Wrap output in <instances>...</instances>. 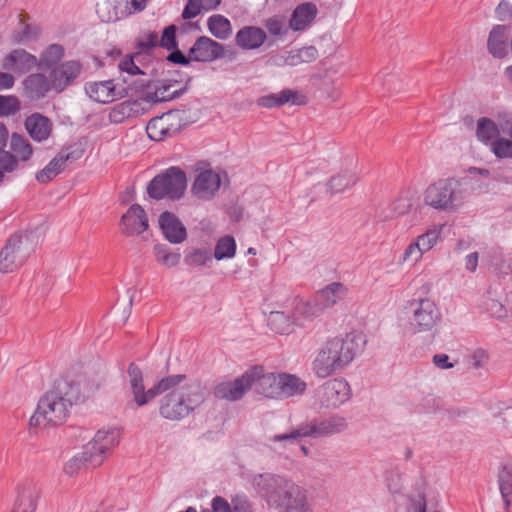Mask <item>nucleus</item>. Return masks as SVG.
<instances>
[{
  "label": "nucleus",
  "mask_w": 512,
  "mask_h": 512,
  "mask_svg": "<svg viewBox=\"0 0 512 512\" xmlns=\"http://www.w3.org/2000/svg\"><path fill=\"white\" fill-rule=\"evenodd\" d=\"M366 343V335L358 330L328 337L317 350L312 362L313 372L319 378L333 375L348 366L363 351Z\"/></svg>",
  "instance_id": "nucleus-1"
},
{
  "label": "nucleus",
  "mask_w": 512,
  "mask_h": 512,
  "mask_svg": "<svg viewBox=\"0 0 512 512\" xmlns=\"http://www.w3.org/2000/svg\"><path fill=\"white\" fill-rule=\"evenodd\" d=\"M179 380L164 392L159 402V414L166 420L180 421L193 412L205 399V389L198 384H183L185 374L169 375Z\"/></svg>",
  "instance_id": "nucleus-2"
},
{
  "label": "nucleus",
  "mask_w": 512,
  "mask_h": 512,
  "mask_svg": "<svg viewBox=\"0 0 512 512\" xmlns=\"http://www.w3.org/2000/svg\"><path fill=\"white\" fill-rule=\"evenodd\" d=\"M255 482L267 501L284 508L285 512H312L307 503V492L298 484L272 475H259Z\"/></svg>",
  "instance_id": "nucleus-3"
},
{
  "label": "nucleus",
  "mask_w": 512,
  "mask_h": 512,
  "mask_svg": "<svg viewBox=\"0 0 512 512\" xmlns=\"http://www.w3.org/2000/svg\"><path fill=\"white\" fill-rule=\"evenodd\" d=\"M467 200L463 182L455 177L441 178L430 183L423 193V203L435 210L455 212Z\"/></svg>",
  "instance_id": "nucleus-4"
},
{
  "label": "nucleus",
  "mask_w": 512,
  "mask_h": 512,
  "mask_svg": "<svg viewBox=\"0 0 512 512\" xmlns=\"http://www.w3.org/2000/svg\"><path fill=\"white\" fill-rule=\"evenodd\" d=\"M71 406V399L59 387L48 391L39 400L36 411L30 417V429L62 424L66 420Z\"/></svg>",
  "instance_id": "nucleus-5"
},
{
  "label": "nucleus",
  "mask_w": 512,
  "mask_h": 512,
  "mask_svg": "<svg viewBox=\"0 0 512 512\" xmlns=\"http://www.w3.org/2000/svg\"><path fill=\"white\" fill-rule=\"evenodd\" d=\"M348 427L346 418L333 415L325 419H314L307 423L300 424L289 433L279 434L272 437V441L281 442L285 440H297L305 437L324 438L339 434Z\"/></svg>",
  "instance_id": "nucleus-6"
},
{
  "label": "nucleus",
  "mask_w": 512,
  "mask_h": 512,
  "mask_svg": "<svg viewBox=\"0 0 512 512\" xmlns=\"http://www.w3.org/2000/svg\"><path fill=\"white\" fill-rule=\"evenodd\" d=\"M411 317L409 327L413 333L431 332L442 319L440 308L430 297L413 299L409 303Z\"/></svg>",
  "instance_id": "nucleus-7"
},
{
  "label": "nucleus",
  "mask_w": 512,
  "mask_h": 512,
  "mask_svg": "<svg viewBox=\"0 0 512 512\" xmlns=\"http://www.w3.org/2000/svg\"><path fill=\"white\" fill-rule=\"evenodd\" d=\"M186 175L176 167L167 169L153 178L150 182L147 191L151 198L163 199H179L183 196L186 189Z\"/></svg>",
  "instance_id": "nucleus-8"
},
{
  "label": "nucleus",
  "mask_w": 512,
  "mask_h": 512,
  "mask_svg": "<svg viewBox=\"0 0 512 512\" xmlns=\"http://www.w3.org/2000/svg\"><path fill=\"white\" fill-rule=\"evenodd\" d=\"M128 376L134 401L139 407L148 404L156 396L164 394V392L172 388L179 380L177 377H163L150 389L145 390L143 374L139 367L130 364Z\"/></svg>",
  "instance_id": "nucleus-9"
},
{
  "label": "nucleus",
  "mask_w": 512,
  "mask_h": 512,
  "mask_svg": "<svg viewBox=\"0 0 512 512\" xmlns=\"http://www.w3.org/2000/svg\"><path fill=\"white\" fill-rule=\"evenodd\" d=\"M120 432L116 428H102L99 429L91 441H89L84 448L90 452L89 460L91 467L95 468L100 466L108 452L119 444Z\"/></svg>",
  "instance_id": "nucleus-10"
},
{
  "label": "nucleus",
  "mask_w": 512,
  "mask_h": 512,
  "mask_svg": "<svg viewBox=\"0 0 512 512\" xmlns=\"http://www.w3.org/2000/svg\"><path fill=\"white\" fill-rule=\"evenodd\" d=\"M246 378L256 393L271 399L280 398V373H266L262 366H254L246 371Z\"/></svg>",
  "instance_id": "nucleus-11"
},
{
  "label": "nucleus",
  "mask_w": 512,
  "mask_h": 512,
  "mask_svg": "<svg viewBox=\"0 0 512 512\" xmlns=\"http://www.w3.org/2000/svg\"><path fill=\"white\" fill-rule=\"evenodd\" d=\"M182 127V116L179 111H169L149 121L147 135L154 141H162L178 133Z\"/></svg>",
  "instance_id": "nucleus-12"
},
{
  "label": "nucleus",
  "mask_w": 512,
  "mask_h": 512,
  "mask_svg": "<svg viewBox=\"0 0 512 512\" xmlns=\"http://www.w3.org/2000/svg\"><path fill=\"white\" fill-rule=\"evenodd\" d=\"M147 0H117L115 5L104 2L98 6L97 13L105 22H115L145 9Z\"/></svg>",
  "instance_id": "nucleus-13"
},
{
  "label": "nucleus",
  "mask_w": 512,
  "mask_h": 512,
  "mask_svg": "<svg viewBox=\"0 0 512 512\" xmlns=\"http://www.w3.org/2000/svg\"><path fill=\"white\" fill-rule=\"evenodd\" d=\"M82 65L77 60L65 61L50 71L52 88L56 93L64 91L70 86L80 75Z\"/></svg>",
  "instance_id": "nucleus-14"
},
{
  "label": "nucleus",
  "mask_w": 512,
  "mask_h": 512,
  "mask_svg": "<svg viewBox=\"0 0 512 512\" xmlns=\"http://www.w3.org/2000/svg\"><path fill=\"white\" fill-rule=\"evenodd\" d=\"M285 307L296 329L305 328L318 316L317 306L304 298L294 297Z\"/></svg>",
  "instance_id": "nucleus-15"
},
{
  "label": "nucleus",
  "mask_w": 512,
  "mask_h": 512,
  "mask_svg": "<svg viewBox=\"0 0 512 512\" xmlns=\"http://www.w3.org/2000/svg\"><path fill=\"white\" fill-rule=\"evenodd\" d=\"M22 237L12 236L0 252V271L10 273L21 266L25 261V253L22 249Z\"/></svg>",
  "instance_id": "nucleus-16"
},
{
  "label": "nucleus",
  "mask_w": 512,
  "mask_h": 512,
  "mask_svg": "<svg viewBox=\"0 0 512 512\" xmlns=\"http://www.w3.org/2000/svg\"><path fill=\"white\" fill-rule=\"evenodd\" d=\"M321 403L326 407H338L350 397V386L343 379H332L321 387L319 392Z\"/></svg>",
  "instance_id": "nucleus-17"
},
{
  "label": "nucleus",
  "mask_w": 512,
  "mask_h": 512,
  "mask_svg": "<svg viewBox=\"0 0 512 512\" xmlns=\"http://www.w3.org/2000/svg\"><path fill=\"white\" fill-rule=\"evenodd\" d=\"M224 54L222 44L209 37H199L188 53L189 60L197 62H212Z\"/></svg>",
  "instance_id": "nucleus-18"
},
{
  "label": "nucleus",
  "mask_w": 512,
  "mask_h": 512,
  "mask_svg": "<svg viewBox=\"0 0 512 512\" xmlns=\"http://www.w3.org/2000/svg\"><path fill=\"white\" fill-rule=\"evenodd\" d=\"M220 186V175L211 169H205L196 176L191 191L197 198L209 200L215 196Z\"/></svg>",
  "instance_id": "nucleus-19"
},
{
  "label": "nucleus",
  "mask_w": 512,
  "mask_h": 512,
  "mask_svg": "<svg viewBox=\"0 0 512 512\" xmlns=\"http://www.w3.org/2000/svg\"><path fill=\"white\" fill-rule=\"evenodd\" d=\"M85 91L90 99L101 104L111 103L122 96L117 84L111 79L88 82Z\"/></svg>",
  "instance_id": "nucleus-20"
},
{
  "label": "nucleus",
  "mask_w": 512,
  "mask_h": 512,
  "mask_svg": "<svg viewBox=\"0 0 512 512\" xmlns=\"http://www.w3.org/2000/svg\"><path fill=\"white\" fill-rule=\"evenodd\" d=\"M123 233L126 235H139L148 228V218L144 209L134 204L123 214L120 223Z\"/></svg>",
  "instance_id": "nucleus-21"
},
{
  "label": "nucleus",
  "mask_w": 512,
  "mask_h": 512,
  "mask_svg": "<svg viewBox=\"0 0 512 512\" xmlns=\"http://www.w3.org/2000/svg\"><path fill=\"white\" fill-rule=\"evenodd\" d=\"M249 378L246 372L234 381H225L217 384L214 388V396L218 399L236 401L243 397L246 391L250 390Z\"/></svg>",
  "instance_id": "nucleus-22"
},
{
  "label": "nucleus",
  "mask_w": 512,
  "mask_h": 512,
  "mask_svg": "<svg viewBox=\"0 0 512 512\" xmlns=\"http://www.w3.org/2000/svg\"><path fill=\"white\" fill-rule=\"evenodd\" d=\"M80 154L81 153L78 151L60 152L41 171L36 174V179L40 183H47L51 181L64 170L66 162L77 160L80 158Z\"/></svg>",
  "instance_id": "nucleus-23"
},
{
  "label": "nucleus",
  "mask_w": 512,
  "mask_h": 512,
  "mask_svg": "<svg viewBox=\"0 0 512 512\" xmlns=\"http://www.w3.org/2000/svg\"><path fill=\"white\" fill-rule=\"evenodd\" d=\"M37 65V58L22 49L10 52L2 60V67L5 70L16 73H24Z\"/></svg>",
  "instance_id": "nucleus-24"
},
{
  "label": "nucleus",
  "mask_w": 512,
  "mask_h": 512,
  "mask_svg": "<svg viewBox=\"0 0 512 512\" xmlns=\"http://www.w3.org/2000/svg\"><path fill=\"white\" fill-rule=\"evenodd\" d=\"M25 95L32 100H39L53 90L51 78L42 73H33L23 81Z\"/></svg>",
  "instance_id": "nucleus-25"
},
{
  "label": "nucleus",
  "mask_w": 512,
  "mask_h": 512,
  "mask_svg": "<svg viewBox=\"0 0 512 512\" xmlns=\"http://www.w3.org/2000/svg\"><path fill=\"white\" fill-rule=\"evenodd\" d=\"M318 9L314 3L306 2L299 4L293 11L289 20V27L293 31H304L308 29L315 20Z\"/></svg>",
  "instance_id": "nucleus-26"
},
{
  "label": "nucleus",
  "mask_w": 512,
  "mask_h": 512,
  "mask_svg": "<svg viewBox=\"0 0 512 512\" xmlns=\"http://www.w3.org/2000/svg\"><path fill=\"white\" fill-rule=\"evenodd\" d=\"M159 225L165 238L171 243H181L186 238V229L172 213L164 212L159 217Z\"/></svg>",
  "instance_id": "nucleus-27"
},
{
  "label": "nucleus",
  "mask_w": 512,
  "mask_h": 512,
  "mask_svg": "<svg viewBox=\"0 0 512 512\" xmlns=\"http://www.w3.org/2000/svg\"><path fill=\"white\" fill-rule=\"evenodd\" d=\"M289 102L294 105H304L306 98L296 91L284 89L277 94H269L258 99V105L265 108L278 107Z\"/></svg>",
  "instance_id": "nucleus-28"
},
{
  "label": "nucleus",
  "mask_w": 512,
  "mask_h": 512,
  "mask_svg": "<svg viewBox=\"0 0 512 512\" xmlns=\"http://www.w3.org/2000/svg\"><path fill=\"white\" fill-rule=\"evenodd\" d=\"M142 114L143 108L139 101L127 100L113 106L109 111L108 119L111 123L120 124Z\"/></svg>",
  "instance_id": "nucleus-29"
},
{
  "label": "nucleus",
  "mask_w": 512,
  "mask_h": 512,
  "mask_svg": "<svg viewBox=\"0 0 512 512\" xmlns=\"http://www.w3.org/2000/svg\"><path fill=\"white\" fill-rule=\"evenodd\" d=\"M25 128L33 140L42 142L49 138L52 123L47 117L35 113L26 118Z\"/></svg>",
  "instance_id": "nucleus-30"
},
{
  "label": "nucleus",
  "mask_w": 512,
  "mask_h": 512,
  "mask_svg": "<svg viewBox=\"0 0 512 512\" xmlns=\"http://www.w3.org/2000/svg\"><path fill=\"white\" fill-rule=\"evenodd\" d=\"M265 40V31L254 26H247L240 29L235 36L237 46L244 50L257 49L265 42Z\"/></svg>",
  "instance_id": "nucleus-31"
},
{
  "label": "nucleus",
  "mask_w": 512,
  "mask_h": 512,
  "mask_svg": "<svg viewBox=\"0 0 512 512\" xmlns=\"http://www.w3.org/2000/svg\"><path fill=\"white\" fill-rule=\"evenodd\" d=\"M508 29L504 25H496L490 32L487 42L489 52L495 58H504L507 50Z\"/></svg>",
  "instance_id": "nucleus-32"
},
{
  "label": "nucleus",
  "mask_w": 512,
  "mask_h": 512,
  "mask_svg": "<svg viewBox=\"0 0 512 512\" xmlns=\"http://www.w3.org/2000/svg\"><path fill=\"white\" fill-rule=\"evenodd\" d=\"M268 325L274 332L289 335L296 330L286 307L282 311H271L268 315Z\"/></svg>",
  "instance_id": "nucleus-33"
},
{
  "label": "nucleus",
  "mask_w": 512,
  "mask_h": 512,
  "mask_svg": "<svg viewBox=\"0 0 512 512\" xmlns=\"http://www.w3.org/2000/svg\"><path fill=\"white\" fill-rule=\"evenodd\" d=\"M318 56V51L313 46L291 50L286 56L281 57L279 65L297 66L302 63H310Z\"/></svg>",
  "instance_id": "nucleus-34"
},
{
  "label": "nucleus",
  "mask_w": 512,
  "mask_h": 512,
  "mask_svg": "<svg viewBox=\"0 0 512 512\" xmlns=\"http://www.w3.org/2000/svg\"><path fill=\"white\" fill-rule=\"evenodd\" d=\"M476 136L477 139L489 146L496 138L500 136V130L498 125L491 119L482 117L478 119L476 125Z\"/></svg>",
  "instance_id": "nucleus-35"
},
{
  "label": "nucleus",
  "mask_w": 512,
  "mask_h": 512,
  "mask_svg": "<svg viewBox=\"0 0 512 512\" xmlns=\"http://www.w3.org/2000/svg\"><path fill=\"white\" fill-rule=\"evenodd\" d=\"M347 293V288L341 283H331L317 294L319 301L325 308H331Z\"/></svg>",
  "instance_id": "nucleus-36"
},
{
  "label": "nucleus",
  "mask_w": 512,
  "mask_h": 512,
  "mask_svg": "<svg viewBox=\"0 0 512 512\" xmlns=\"http://www.w3.org/2000/svg\"><path fill=\"white\" fill-rule=\"evenodd\" d=\"M280 380V398L302 394L306 389L305 382L295 375L280 373Z\"/></svg>",
  "instance_id": "nucleus-37"
},
{
  "label": "nucleus",
  "mask_w": 512,
  "mask_h": 512,
  "mask_svg": "<svg viewBox=\"0 0 512 512\" xmlns=\"http://www.w3.org/2000/svg\"><path fill=\"white\" fill-rule=\"evenodd\" d=\"M13 157L19 162L30 160L33 154V148L29 141L17 133H13L10 138V151Z\"/></svg>",
  "instance_id": "nucleus-38"
},
{
  "label": "nucleus",
  "mask_w": 512,
  "mask_h": 512,
  "mask_svg": "<svg viewBox=\"0 0 512 512\" xmlns=\"http://www.w3.org/2000/svg\"><path fill=\"white\" fill-rule=\"evenodd\" d=\"M210 33L221 40L227 39L232 33L230 21L220 14L212 15L207 20Z\"/></svg>",
  "instance_id": "nucleus-39"
},
{
  "label": "nucleus",
  "mask_w": 512,
  "mask_h": 512,
  "mask_svg": "<svg viewBox=\"0 0 512 512\" xmlns=\"http://www.w3.org/2000/svg\"><path fill=\"white\" fill-rule=\"evenodd\" d=\"M443 227L444 225L441 224L433 225L415 238L422 251L425 253L430 251L441 241Z\"/></svg>",
  "instance_id": "nucleus-40"
},
{
  "label": "nucleus",
  "mask_w": 512,
  "mask_h": 512,
  "mask_svg": "<svg viewBox=\"0 0 512 512\" xmlns=\"http://www.w3.org/2000/svg\"><path fill=\"white\" fill-rule=\"evenodd\" d=\"M221 0H188L183 10L184 19H192L198 16L202 11H210L218 7Z\"/></svg>",
  "instance_id": "nucleus-41"
},
{
  "label": "nucleus",
  "mask_w": 512,
  "mask_h": 512,
  "mask_svg": "<svg viewBox=\"0 0 512 512\" xmlns=\"http://www.w3.org/2000/svg\"><path fill=\"white\" fill-rule=\"evenodd\" d=\"M63 56L64 48L58 44H51L42 52L39 60L37 59V65L45 69L54 68Z\"/></svg>",
  "instance_id": "nucleus-42"
},
{
  "label": "nucleus",
  "mask_w": 512,
  "mask_h": 512,
  "mask_svg": "<svg viewBox=\"0 0 512 512\" xmlns=\"http://www.w3.org/2000/svg\"><path fill=\"white\" fill-rule=\"evenodd\" d=\"M498 481L504 502L509 506V496L512 495V463H506L501 466L498 473Z\"/></svg>",
  "instance_id": "nucleus-43"
},
{
  "label": "nucleus",
  "mask_w": 512,
  "mask_h": 512,
  "mask_svg": "<svg viewBox=\"0 0 512 512\" xmlns=\"http://www.w3.org/2000/svg\"><path fill=\"white\" fill-rule=\"evenodd\" d=\"M357 182V177L350 172H344L333 176L329 181V189L333 193H342Z\"/></svg>",
  "instance_id": "nucleus-44"
},
{
  "label": "nucleus",
  "mask_w": 512,
  "mask_h": 512,
  "mask_svg": "<svg viewBox=\"0 0 512 512\" xmlns=\"http://www.w3.org/2000/svg\"><path fill=\"white\" fill-rule=\"evenodd\" d=\"M154 254L157 262L167 268L177 266L181 259L180 253L170 251L165 245H156Z\"/></svg>",
  "instance_id": "nucleus-45"
},
{
  "label": "nucleus",
  "mask_w": 512,
  "mask_h": 512,
  "mask_svg": "<svg viewBox=\"0 0 512 512\" xmlns=\"http://www.w3.org/2000/svg\"><path fill=\"white\" fill-rule=\"evenodd\" d=\"M424 254L425 252L422 251V248L414 239L404 249L399 262L404 265L415 266L421 262Z\"/></svg>",
  "instance_id": "nucleus-46"
},
{
  "label": "nucleus",
  "mask_w": 512,
  "mask_h": 512,
  "mask_svg": "<svg viewBox=\"0 0 512 512\" xmlns=\"http://www.w3.org/2000/svg\"><path fill=\"white\" fill-rule=\"evenodd\" d=\"M236 253V242L232 236L220 238L215 246L214 257L217 260L233 258Z\"/></svg>",
  "instance_id": "nucleus-47"
},
{
  "label": "nucleus",
  "mask_w": 512,
  "mask_h": 512,
  "mask_svg": "<svg viewBox=\"0 0 512 512\" xmlns=\"http://www.w3.org/2000/svg\"><path fill=\"white\" fill-rule=\"evenodd\" d=\"M89 453L85 448L83 451L75 456H73L71 459H69L65 466H64V472L68 476H74L76 475L80 470L85 468L86 466H91V462L89 460Z\"/></svg>",
  "instance_id": "nucleus-48"
},
{
  "label": "nucleus",
  "mask_w": 512,
  "mask_h": 512,
  "mask_svg": "<svg viewBox=\"0 0 512 512\" xmlns=\"http://www.w3.org/2000/svg\"><path fill=\"white\" fill-rule=\"evenodd\" d=\"M491 152L498 159H512V139L499 136L490 145Z\"/></svg>",
  "instance_id": "nucleus-49"
},
{
  "label": "nucleus",
  "mask_w": 512,
  "mask_h": 512,
  "mask_svg": "<svg viewBox=\"0 0 512 512\" xmlns=\"http://www.w3.org/2000/svg\"><path fill=\"white\" fill-rule=\"evenodd\" d=\"M414 193L410 190H406L400 193V195L391 204V209L396 215H404L408 213L414 204Z\"/></svg>",
  "instance_id": "nucleus-50"
},
{
  "label": "nucleus",
  "mask_w": 512,
  "mask_h": 512,
  "mask_svg": "<svg viewBox=\"0 0 512 512\" xmlns=\"http://www.w3.org/2000/svg\"><path fill=\"white\" fill-rule=\"evenodd\" d=\"M142 57L143 55L140 52H137L132 56H125L119 62V69L129 75L145 74L146 72L144 71L143 67L138 65V62Z\"/></svg>",
  "instance_id": "nucleus-51"
},
{
  "label": "nucleus",
  "mask_w": 512,
  "mask_h": 512,
  "mask_svg": "<svg viewBox=\"0 0 512 512\" xmlns=\"http://www.w3.org/2000/svg\"><path fill=\"white\" fill-rule=\"evenodd\" d=\"M20 110V101L15 95H0V117L16 114Z\"/></svg>",
  "instance_id": "nucleus-52"
},
{
  "label": "nucleus",
  "mask_w": 512,
  "mask_h": 512,
  "mask_svg": "<svg viewBox=\"0 0 512 512\" xmlns=\"http://www.w3.org/2000/svg\"><path fill=\"white\" fill-rule=\"evenodd\" d=\"M177 91L171 90L170 85L158 86L152 94H147L146 99L149 102L159 103L172 100L176 97Z\"/></svg>",
  "instance_id": "nucleus-53"
},
{
  "label": "nucleus",
  "mask_w": 512,
  "mask_h": 512,
  "mask_svg": "<svg viewBox=\"0 0 512 512\" xmlns=\"http://www.w3.org/2000/svg\"><path fill=\"white\" fill-rule=\"evenodd\" d=\"M135 43L140 53L147 51L157 45L158 35L155 32L145 31L136 38Z\"/></svg>",
  "instance_id": "nucleus-54"
},
{
  "label": "nucleus",
  "mask_w": 512,
  "mask_h": 512,
  "mask_svg": "<svg viewBox=\"0 0 512 512\" xmlns=\"http://www.w3.org/2000/svg\"><path fill=\"white\" fill-rule=\"evenodd\" d=\"M211 260V253L208 249H196L186 257L187 264L191 266H202Z\"/></svg>",
  "instance_id": "nucleus-55"
},
{
  "label": "nucleus",
  "mask_w": 512,
  "mask_h": 512,
  "mask_svg": "<svg viewBox=\"0 0 512 512\" xmlns=\"http://www.w3.org/2000/svg\"><path fill=\"white\" fill-rule=\"evenodd\" d=\"M17 168V159L9 151L0 149V170L6 174L15 171Z\"/></svg>",
  "instance_id": "nucleus-56"
},
{
  "label": "nucleus",
  "mask_w": 512,
  "mask_h": 512,
  "mask_svg": "<svg viewBox=\"0 0 512 512\" xmlns=\"http://www.w3.org/2000/svg\"><path fill=\"white\" fill-rule=\"evenodd\" d=\"M175 27L173 25L168 26L164 29L161 39H160V46L165 47L167 49H172L176 46L175 42Z\"/></svg>",
  "instance_id": "nucleus-57"
},
{
  "label": "nucleus",
  "mask_w": 512,
  "mask_h": 512,
  "mask_svg": "<svg viewBox=\"0 0 512 512\" xmlns=\"http://www.w3.org/2000/svg\"><path fill=\"white\" fill-rule=\"evenodd\" d=\"M211 507V510L206 509L202 512H233L228 501L221 496L212 499Z\"/></svg>",
  "instance_id": "nucleus-58"
},
{
  "label": "nucleus",
  "mask_w": 512,
  "mask_h": 512,
  "mask_svg": "<svg viewBox=\"0 0 512 512\" xmlns=\"http://www.w3.org/2000/svg\"><path fill=\"white\" fill-rule=\"evenodd\" d=\"M495 13L497 18L501 21L512 18V4L508 1L502 0L498 4Z\"/></svg>",
  "instance_id": "nucleus-59"
},
{
  "label": "nucleus",
  "mask_w": 512,
  "mask_h": 512,
  "mask_svg": "<svg viewBox=\"0 0 512 512\" xmlns=\"http://www.w3.org/2000/svg\"><path fill=\"white\" fill-rule=\"evenodd\" d=\"M266 28L273 35H282L285 33L284 24L278 18H270L266 21Z\"/></svg>",
  "instance_id": "nucleus-60"
},
{
  "label": "nucleus",
  "mask_w": 512,
  "mask_h": 512,
  "mask_svg": "<svg viewBox=\"0 0 512 512\" xmlns=\"http://www.w3.org/2000/svg\"><path fill=\"white\" fill-rule=\"evenodd\" d=\"M407 512H426V502L424 497L418 495L417 498L411 499L407 507Z\"/></svg>",
  "instance_id": "nucleus-61"
},
{
  "label": "nucleus",
  "mask_w": 512,
  "mask_h": 512,
  "mask_svg": "<svg viewBox=\"0 0 512 512\" xmlns=\"http://www.w3.org/2000/svg\"><path fill=\"white\" fill-rule=\"evenodd\" d=\"M433 363L441 369H450L454 367V364L449 362V356L447 354H436L433 357Z\"/></svg>",
  "instance_id": "nucleus-62"
},
{
  "label": "nucleus",
  "mask_w": 512,
  "mask_h": 512,
  "mask_svg": "<svg viewBox=\"0 0 512 512\" xmlns=\"http://www.w3.org/2000/svg\"><path fill=\"white\" fill-rule=\"evenodd\" d=\"M489 310H490L491 314L497 318L507 317V310L498 301L492 300L490 303V306H489Z\"/></svg>",
  "instance_id": "nucleus-63"
},
{
  "label": "nucleus",
  "mask_w": 512,
  "mask_h": 512,
  "mask_svg": "<svg viewBox=\"0 0 512 512\" xmlns=\"http://www.w3.org/2000/svg\"><path fill=\"white\" fill-rule=\"evenodd\" d=\"M14 76L7 72L0 71V90H8L14 86Z\"/></svg>",
  "instance_id": "nucleus-64"
}]
</instances>
